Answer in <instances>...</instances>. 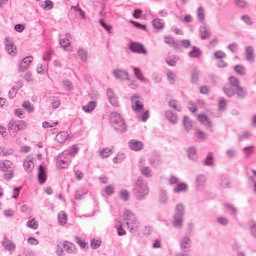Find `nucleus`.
<instances>
[{"instance_id":"7","label":"nucleus","mask_w":256,"mask_h":256,"mask_svg":"<svg viewBox=\"0 0 256 256\" xmlns=\"http://www.w3.org/2000/svg\"><path fill=\"white\" fill-rule=\"evenodd\" d=\"M5 46H6L5 49L8 55H10V57H15V55H17V47H15V44L13 43V39H11L10 37H6Z\"/></svg>"},{"instance_id":"19","label":"nucleus","mask_w":256,"mask_h":256,"mask_svg":"<svg viewBox=\"0 0 256 256\" xmlns=\"http://www.w3.org/2000/svg\"><path fill=\"white\" fill-rule=\"evenodd\" d=\"M71 39H73V36L71 35V33H66L65 38H62L59 40V44L62 47V49L66 50L67 47H70Z\"/></svg>"},{"instance_id":"63","label":"nucleus","mask_w":256,"mask_h":256,"mask_svg":"<svg viewBox=\"0 0 256 256\" xmlns=\"http://www.w3.org/2000/svg\"><path fill=\"white\" fill-rule=\"evenodd\" d=\"M249 227H250L252 237H254L256 239V223H255V221H250Z\"/></svg>"},{"instance_id":"50","label":"nucleus","mask_w":256,"mask_h":256,"mask_svg":"<svg viewBox=\"0 0 256 256\" xmlns=\"http://www.w3.org/2000/svg\"><path fill=\"white\" fill-rule=\"evenodd\" d=\"M169 201V197L167 196V191L164 189H160V203H167Z\"/></svg>"},{"instance_id":"28","label":"nucleus","mask_w":256,"mask_h":256,"mask_svg":"<svg viewBox=\"0 0 256 256\" xmlns=\"http://www.w3.org/2000/svg\"><path fill=\"white\" fill-rule=\"evenodd\" d=\"M23 166L25 171H27L28 173H31L33 171V168L35 167V164L33 163V159H31L30 157H27L24 160Z\"/></svg>"},{"instance_id":"24","label":"nucleus","mask_w":256,"mask_h":256,"mask_svg":"<svg viewBox=\"0 0 256 256\" xmlns=\"http://www.w3.org/2000/svg\"><path fill=\"white\" fill-rule=\"evenodd\" d=\"M201 55H203V52L197 46H192V50L188 53V56L191 57V59H199Z\"/></svg>"},{"instance_id":"22","label":"nucleus","mask_w":256,"mask_h":256,"mask_svg":"<svg viewBox=\"0 0 256 256\" xmlns=\"http://www.w3.org/2000/svg\"><path fill=\"white\" fill-rule=\"evenodd\" d=\"M172 224L175 229H181L183 227V216L174 215Z\"/></svg>"},{"instance_id":"11","label":"nucleus","mask_w":256,"mask_h":256,"mask_svg":"<svg viewBox=\"0 0 256 256\" xmlns=\"http://www.w3.org/2000/svg\"><path fill=\"white\" fill-rule=\"evenodd\" d=\"M137 99H139V95H133L131 97L132 109L136 113H141V111H143L144 106H143V103H141V101H139Z\"/></svg>"},{"instance_id":"4","label":"nucleus","mask_w":256,"mask_h":256,"mask_svg":"<svg viewBox=\"0 0 256 256\" xmlns=\"http://www.w3.org/2000/svg\"><path fill=\"white\" fill-rule=\"evenodd\" d=\"M13 162L9 161V160H3L0 161V170L3 171L4 174V178L9 181L11 179H13Z\"/></svg>"},{"instance_id":"31","label":"nucleus","mask_w":256,"mask_h":256,"mask_svg":"<svg viewBox=\"0 0 256 256\" xmlns=\"http://www.w3.org/2000/svg\"><path fill=\"white\" fill-rule=\"evenodd\" d=\"M68 138L69 134L65 131H62L56 135L55 140L57 141V143H65V141H67Z\"/></svg>"},{"instance_id":"37","label":"nucleus","mask_w":256,"mask_h":256,"mask_svg":"<svg viewBox=\"0 0 256 256\" xmlns=\"http://www.w3.org/2000/svg\"><path fill=\"white\" fill-rule=\"evenodd\" d=\"M150 165L152 167H158V165H161V156L160 155H153L150 157Z\"/></svg>"},{"instance_id":"64","label":"nucleus","mask_w":256,"mask_h":256,"mask_svg":"<svg viewBox=\"0 0 256 256\" xmlns=\"http://www.w3.org/2000/svg\"><path fill=\"white\" fill-rule=\"evenodd\" d=\"M120 197L124 201H129V191L127 190H121L120 191Z\"/></svg>"},{"instance_id":"16","label":"nucleus","mask_w":256,"mask_h":256,"mask_svg":"<svg viewBox=\"0 0 256 256\" xmlns=\"http://www.w3.org/2000/svg\"><path fill=\"white\" fill-rule=\"evenodd\" d=\"M31 63H33V56L25 57L19 65V71H22V73L27 71V69H29V66L31 65Z\"/></svg>"},{"instance_id":"59","label":"nucleus","mask_w":256,"mask_h":256,"mask_svg":"<svg viewBox=\"0 0 256 256\" xmlns=\"http://www.w3.org/2000/svg\"><path fill=\"white\" fill-rule=\"evenodd\" d=\"M22 107L24 109H26V111H28V113H33V111H34V108L31 104V102H29V101H24L22 104Z\"/></svg>"},{"instance_id":"32","label":"nucleus","mask_w":256,"mask_h":256,"mask_svg":"<svg viewBox=\"0 0 256 256\" xmlns=\"http://www.w3.org/2000/svg\"><path fill=\"white\" fill-rule=\"evenodd\" d=\"M63 248L65 249L66 253H70V254L75 253V251L77 249L76 246L73 243L67 242V241H65L63 243Z\"/></svg>"},{"instance_id":"40","label":"nucleus","mask_w":256,"mask_h":256,"mask_svg":"<svg viewBox=\"0 0 256 256\" xmlns=\"http://www.w3.org/2000/svg\"><path fill=\"white\" fill-rule=\"evenodd\" d=\"M113 155V148H104L100 151V157L102 159H107V157H111Z\"/></svg>"},{"instance_id":"39","label":"nucleus","mask_w":256,"mask_h":256,"mask_svg":"<svg viewBox=\"0 0 256 256\" xmlns=\"http://www.w3.org/2000/svg\"><path fill=\"white\" fill-rule=\"evenodd\" d=\"M133 71H134L135 77H136L139 81H141L142 83H145V81H147V79H145V77H143V72H141V69H140V68L134 67V68H133Z\"/></svg>"},{"instance_id":"26","label":"nucleus","mask_w":256,"mask_h":256,"mask_svg":"<svg viewBox=\"0 0 256 256\" xmlns=\"http://www.w3.org/2000/svg\"><path fill=\"white\" fill-rule=\"evenodd\" d=\"M182 123L186 133H189L193 129V120L189 119V116H184Z\"/></svg>"},{"instance_id":"53","label":"nucleus","mask_w":256,"mask_h":256,"mask_svg":"<svg viewBox=\"0 0 256 256\" xmlns=\"http://www.w3.org/2000/svg\"><path fill=\"white\" fill-rule=\"evenodd\" d=\"M75 241H76L77 245H79V247L81 249H87V247H88L87 246V242H85V240L81 239V237L76 236L75 237Z\"/></svg>"},{"instance_id":"6","label":"nucleus","mask_w":256,"mask_h":256,"mask_svg":"<svg viewBox=\"0 0 256 256\" xmlns=\"http://www.w3.org/2000/svg\"><path fill=\"white\" fill-rule=\"evenodd\" d=\"M197 119L201 125H204V127L210 131V133H213V122H211V119H209L207 115L199 114Z\"/></svg>"},{"instance_id":"23","label":"nucleus","mask_w":256,"mask_h":256,"mask_svg":"<svg viewBox=\"0 0 256 256\" xmlns=\"http://www.w3.org/2000/svg\"><path fill=\"white\" fill-rule=\"evenodd\" d=\"M77 55H78L79 59L82 61V63H87L88 57H89V52H87L86 49L79 48L77 50Z\"/></svg>"},{"instance_id":"13","label":"nucleus","mask_w":256,"mask_h":256,"mask_svg":"<svg viewBox=\"0 0 256 256\" xmlns=\"http://www.w3.org/2000/svg\"><path fill=\"white\" fill-rule=\"evenodd\" d=\"M47 182V169L45 166L40 165L38 170V183L40 185H45Z\"/></svg>"},{"instance_id":"1","label":"nucleus","mask_w":256,"mask_h":256,"mask_svg":"<svg viewBox=\"0 0 256 256\" xmlns=\"http://www.w3.org/2000/svg\"><path fill=\"white\" fill-rule=\"evenodd\" d=\"M133 193L137 201H143L147 199L149 195V186L143 181V177L139 176L134 184Z\"/></svg>"},{"instance_id":"10","label":"nucleus","mask_w":256,"mask_h":256,"mask_svg":"<svg viewBox=\"0 0 256 256\" xmlns=\"http://www.w3.org/2000/svg\"><path fill=\"white\" fill-rule=\"evenodd\" d=\"M56 166L58 169H67L69 167V161L66 160L64 152L56 157Z\"/></svg>"},{"instance_id":"58","label":"nucleus","mask_w":256,"mask_h":256,"mask_svg":"<svg viewBox=\"0 0 256 256\" xmlns=\"http://www.w3.org/2000/svg\"><path fill=\"white\" fill-rule=\"evenodd\" d=\"M220 185H221V187L229 189L231 182H229V179L227 177H222L220 179Z\"/></svg>"},{"instance_id":"30","label":"nucleus","mask_w":256,"mask_h":256,"mask_svg":"<svg viewBox=\"0 0 256 256\" xmlns=\"http://www.w3.org/2000/svg\"><path fill=\"white\" fill-rule=\"evenodd\" d=\"M95 107H97V102L92 100L87 105L83 106L82 109L85 113H93Z\"/></svg>"},{"instance_id":"3","label":"nucleus","mask_w":256,"mask_h":256,"mask_svg":"<svg viewBox=\"0 0 256 256\" xmlns=\"http://www.w3.org/2000/svg\"><path fill=\"white\" fill-rule=\"evenodd\" d=\"M124 221H126V225L130 233H137L139 231V221H137V217L130 210H125L123 214Z\"/></svg>"},{"instance_id":"41","label":"nucleus","mask_w":256,"mask_h":256,"mask_svg":"<svg viewBox=\"0 0 256 256\" xmlns=\"http://www.w3.org/2000/svg\"><path fill=\"white\" fill-rule=\"evenodd\" d=\"M50 102L52 105V109H59V107L61 105V100L59 99V97H57V96L50 97Z\"/></svg>"},{"instance_id":"43","label":"nucleus","mask_w":256,"mask_h":256,"mask_svg":"<svg viewBox=\"0 0 256 256\" xmlns=\"http://www.w3.org/2000/svg\"><path fill=\"white\" fill-rule=\"evenodd\" d=\"M205 181H207V177L205 175L200 174L196 177V186L203 187L205 185Z\"/></svg>"},{"instance_id":"36","label":"nucleus","mask_w":256,"mask_h":256,"mask_svg":"<svg viewBox=\"0 0 256 256\" xmlns=\"http://www.w3.org/2000/svg\"><path fill=\"white\" fill-rule=\"evenodd\" d=\"M223 91L225 93L226 96L228 97H235L236 94V88H234L233 86H224Z\"/></svg>"},{"instance_id":"49","label":"nucleus","mask_w":256,"mask_h":256,"mask_svg":"<svg viewBox=\"0 0 256 256\" xmlns=\"http://www.w3.org/2000/svg\"><path fill=\"white\" fill-rule=\"evenodd\" d=\"M197 18L200 23H203L205 21V10H203V7H199L197 10Z\"/></svg>"},{"instance_id":"18","label":"nucleus","mask_w":256,"mask_h":256,"mask_svg":"<svg viewBox=\"0 0 256 256\" xmlns=\"http://www.w3.org/2000/svg\"><path fill=\"white\" fill-rule=\"evenodd\" d=\"M107 97H108L111 105H113V107H119V99L115 95V92L113 91V89L109 88L107 90Z\"/></svg>"},{"instance_id":"27","label":"nucleus","mask_w":256,"mask_h":256,"mask_svg":"<svg viewBox=\"0 0 256 256\" xmlns=\"http://www.w3.org/2000/svg\"><path fill=\"white\" fill-rule=\"evenodd\" d=\"M152 27H154V29H157V31H163L165 29V23L163 22V20L155 18L154 20H152Z\"/></svg>"},{"instance_id":"5","label":"nucleus","mask_w":256,"mask_h":256,"mask_svg":"<svg viewBox=\"0 0 256 256\" xmlns=\"http://www.w3.org/2000/svg\"><path fill=\"white\" fill-rule=\"evenodd\" d=\"M23 129H25V121L23 120H11L8 123V131L10 133V135H13L15 137V135H17V133H19V131H23Z\"/></svg>"},{"instance_id":"35","label":"nucleus","mask_w":256,"mask_h":256,"mask_svg":"<svg viewBox=\"0 0 256 256\" xmlns=\"http://www.w3.org/2000/svg\"><path fill=\"white\" fill-rule=\"evenodd\" d=\"M187 155L191 161H197V149L195 147L188 148Z\"/></svg>"},{"instance_id":"14","label":"nucleus","mask_w":256,"mask_h":256,"mask_svg":"<svg viewBox=\"0 0 256 256\" xmlns=\"http://www.w3.org/2000/svg\"><path fill=\"white\" fill-rule=\"evenodd\" d=\"M199 33H200V39L202 41H205L207 39L211 38V30L209 29V27H207V25H202L199 28Z\"/></svg>"},{"instance_id":"38","label":"nucleus","mask_w":256,"mask_h":256,"mask_svg":"<svg viewBox=\"0 0 256 256\" xmlns=\"http://www.w3.org/2000/svg\"><path fill=\"white\" fill-rule=\"evenodd\" d=\"M174 215H179L180 217L185 216V205L182 203H179L175 207V214Z\"/></svg>"},{"instance_id":"45","label":"nucleus","mask_w":256,"mask_h":256,"mask_svg":"<svg viewBox=\"0 0 256 256\" xmlns=\"http://www.w3.org/2000/svg\"><path fill=\"white\" fill-rule=\"evenodd\" d=\"M229 86L233 87L234 89L241 87L239 80L237 79V77H234V76H231L229 78Z\"/></svg>"},{"instance_id":"29","label":"nucleus","mask_w":256,"mask_h":256,"mask_svg":"<svg viewBox=\"0 0 256 256\" xmlns=\"http://www.w3.org/2000/svg\"><path fill=\"white\" fill-rule=\"evenodd\" d=\"M174 193H187L189 191V186L186 183H178L174 188Z\"/></svg>"},{"instance_id":"60","label":"nucleus","mask_w":256,"mask_h":256,"mask_svg":"<svg viewBox=\"0 0 256 256\" xmlns=\"http://www.w3.org/2000/svg\"><path fill=\"white\" fill-rule=\"evenodd\" d=\"M217 223L219 225H223L224 227H227V225H229V218H227V217H218L217 218Z\"/></svg>"},{"instance_id":"8","label":"nucleus","mask_w":256,"mask_h":256,"mask_svg":"<svg viewBox=\"0 0 256 256\" xmlns=\"http://www.w3.org/2000/svg\"><path fill=\"white\" fill-rule=\"evenodd\" d=\"M129 49L132 53L147 55V49H145V46L139 42H131L129 44Z\"/></svg>"},{"instance_id":"20","label":"nucleus","mask_w":256,"mask_h":256,"mask_svg":"<svg viewBox=\"0 0 256 256\" xmlns=\"http://www.w3.org/2000/svg\"><path fill=\"white\" fill-rule=\"evenodd\" d=\"M2 247H4V249L6 251H9L10 253L17 249V246L15 245V243L9 240V238H4L2 242Z\"/></svg>"},{"instance_id":"46","label":"nucleus","mask_w":256,"mask_h":256,"mask_svg":"<svg viewBox=\"0 0 256 256\" xmlns=\"http://www.w3.org/2000/svg\"><path fill=\"white\" fill-rule=\"evenodd\" d=\"M19 89H21V85L20 86H13L10 89V91L8 92L9 99H15V97L17 95V91H19Z\"/></svg>"},{"instance_id":"9","label":"nucleus","mask_w":256,"mask_h":256,"mask_svg":"<svg viewBox=\"0 0 256 256\" xmlns=\"http://www.w3.org/2000/svg\"><path fill=\"white\" fill-rule=\"evenodd\" d=\"M191 238L189 236H184L180 240V249L183 253H191Z\"/></svg>"},{"instance_id":"44","label":"nucleus","mask_w":256,"mask_h":256,"mask_svg":"<svg viewBox=\"0 0 256 256\" xmlns=\"http://www.w3.org/2000/svg\"><path fill=\"white\" fill-rule=\"evenodd\" d=\"M224 207L225 209H227V211H230L231 215H233V217H237V208L233 206V204L230 203H224Z\"/></svg>"},{"instance_id":"21","label":"nucleus","mask_w":256,"mask_h":256,"mask_svg":"<svg viewBox=\"0 0 256 256\" xmlns=\"http://www.w3.org/2000/svg\"><path fill=\"white\" fill-rule=\"evenodd\" d=\"M246 61L253 62L255 60V49L252 46L245 48Z\"/></svg>"},{"instance_id":"56","label":"nucleus","mask_w":256,"mask_h":256,"mask_svg":"<svg viewBox=\"0 0 256 256\" xmlns=\"http://www.w3.org/2000/svg\"><path fill=\"white\" fill-rule=\"evenodd\" d=\"M101 240L91 239L90 240V247L91 249H99L101 247Z\"/></svg>"},{"instance_id":"51","label":"nucleus","mask_w":256,"mask_h":256,"mask_svg":"<svg viewBox=\"0 0 256 256\" xmlns=\"http://www.w3.org/2000/svg\"><path fill=\"white\" fill-rule=\"evenodd\" d=\"M168 106L171 107V109H174V111H178V112L182 111L181 106L177 105V100H170L168 102Z\"/></svg>"},{"instance_id":"25","label":"nucleus","mask_w":256,"mask_h":256,"mask_svg":"<svg viewBox=\"0 0 256 256\" xmlns=\"http://www.w3.org/2000/svg\"><path fill=\"white\" fill-rule=\"evenodd\" d=\"M236 97L237 99H246V97L249 95V93L247 92V89H245L242 86H239L238 88H236Z\"/></svg>"},{"instance_id":"55","label":"nucleus","mask_w":256,"mask_h":256,"mask_svg":"<svg viewBox=\"0 0 256 256\" xmlns=\"http://www.w3.org/2000/svg\"><path fill=\"white\" fill-rule=\"evenodd\" d=\"M86 195H87V191L77 190V191L75 192L74 198H75L77 201H81V199H83Z\"/></svg>"},{"instance_id":"15","label":"nucleus","mask_w":256,"mask_h":256,"mask_svg":"<svg viewBox=\"0 0 256 256\" xmlns=\"http://www.w3.org/2000/svg\"><path fill=\"white\" fill-rule=\"evenodd\" d=\"M164 115L167 121H169V123L172 125H177V123H179V116H177V113L171 110H167Z\"/></svg>"},{"instance_id":"54","label":"nucleus","mask_w":256,"mask_h":256,"mask_svg":"<svg viewBox=\"0 0 256 256\" xmlns=\"http://www.w3.org/2000/svg\"><path fill=\"white\" fill-rule=\"evenodd\" d=\"M131 25H133V27H135L136 29H141L142 31H147V25L141 24L137 21H130Z\"/></svg>"},{"instance_id":"34","label":"nucleus","mask_w":256,"mask_h":256,"mask_svg":"<svg viewBox=\"0 0 256 256\" xmlns=\"http://www.w3.org/2000/svg\"><path fill=\"white\" fill-rule=\"evenodd\" d=\"M234 71H235V73H237V75H240L241 77L247 75V69L245 68V66H243L241 64L235 65Z\"/></svg>"},{"instance_id":"2","label":"nucleus","mask_w":256,"mask_h":256,"mask_svg":"<svg viewBox=\"0 0 256 256\" xmlns=\"http://www.w3.org/2000/svg\"><path fill=\"white\" fill-rule=\"evenodd\" d=\"M110 123L117 133H127V124L121 114L112 112L110 114Z\"/></svg>"},{"instance_id":"61","label":"nucleus","mask_w":256,"mask_h":256,"mask_svg":"<svg viewBox=\"0 0 256 256\" xmlns=\"http://www.w3.org/2000/svg\"><path fill=\"white\" fill-rule=\"evenodd\" d=\"M104 191H105L106 195L111 197V195H113L115 193V186L108 185V186L105 187Z\"/></svg>"},{"instance_id":"62","label":"nucleus","mask_w":256,"mask_h":256,"mask_svg":"<svg viewBox=\"0 0 256 256\" xmlns=\"http://www.w3.org/2000/svg\"><path fill=\"white\" fill-rule=\"evenodd\" d=\"M141 173H142V175H144V177H153V174L151 173V168H149V167H143L142 169H141Z\"/></svg>"},{"instance_id":"33","label":"nucleus","mask_w":256,"mask_h":256,"mask_svg":"<svg viewBox=\"0 0 256 256\" xmlns=\"http://www.w3.org/2000/svg\"><path fill=\"white\" fill-rule=\"evenodd\" d=\"M203 163L206 167H212V165L215 163V157L213 156V152H209L207 154Z\"/></svg>"},{"instance_id":"48","label":"nucleus","mask_w":256,"mask_h":256,"mask_svg":"<svg viewBox=\"0 0 256 256\" xmlns=\"http://www.w3.org/2000/svg\"><path fill=\"white\" fill-rule=\"evenodd\" d=\"M41 7L42 9H44V11H51V9H53L54 7L53 1L45 0L44 4H42Z\"/></svg>"},{"instance_id":"17","label":"nucleus","mask_w":256,"mask_h":256,"mask_svg":"<svg viewBox=\"0 0 256 256\" xmlns=\"http://www.w3.org/2000/svg\"><path fill=\"white\" fill-rule=\"evenodd\" d=\"M128 147L131 151H142L143 149V142L139 140L132 139L128 142Z\"/></svg>"},{"instance_id":"47","label":"nucleus","mask_w":256,"mask_h":256,"mask_svg":"<svg viewBox=\"0 0 256 256\" xmlns=\"http://www.w3.org/2000/svg\"><path fill=\"white\" fill-rule=\"evenodd\" d=\"M191 83L197 85L199 83V70L194 69L191 75Z\"/></svg>"},{"instance_id":"42","label":"nucleus","mask_w":256,"mask_h":256,"mask_svg":"<svg viewBox=\"0 0 256 256\" xmlns=\"http://www.w3.org/2000/svg\"><path fill=\"white\" fill-rule=\"evenodd\" d=\"M58 223L59 225H67V214L65 213V211H61L58 214Z\"/></svg>"},{"instance_id":"52","label":"nucleus","mask_w":256,"mask_h":256,"mask_svg":"<svg viewBox=\"0 0 256 256\" xmlns=\"http://www.w3.org/2000/svg\"><path fill=\"white\" fill-rule=\"evenodd\" d=\"M27 227L29 229H39V223L35 220V218L27 221Z\"/></svg>"},{"instance_id":"57","label":"nucleus","mask_w":256,"mask_h":256,"mask_svg":"<svg viewBox=\"0 0 256 256\" xmlns=\"http://www.w3.org/2000/svg\"><path fill=\"white\" fill-rule=\"evenodd\" d=\"M234 5H236V7H239V9H245L248 3L245 0H234Z\"/></svg>"},{"instance_id":"12","label":"nucleus","mask_w":256,"mask_h":256,"mask_svg":"<svg viewBox=\"0 0 256 256\" xmlns=\"http://www.w3.org/2000/svg\"><path fill=\"white\" fill-rule=\"evenodd\" d=\"M113 75L116 79H120V81H129V72L123 69H115L113 70Z\"/></svg>"}]
</instances>
